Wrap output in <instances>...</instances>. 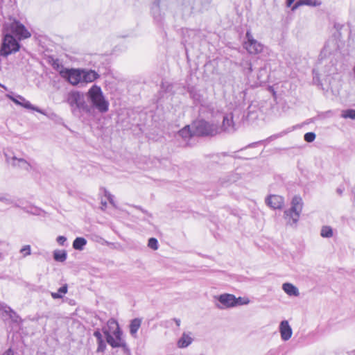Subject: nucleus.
Segmentation results:
<instances>
[{"label":"nucleus","instance_id":"obj_6","mask_svg":"<svg viewBox=\"0 0 355 355\" xmlns=\"http://www.w3.org/2000/svg\"><path fill=\"white\" fill-rule=\"evenodd\" d=\"M4 28L7 31H11L14 33L19 40L29 38L31 36V33L26 27L15 19H12L10 24H5Z\"/></svg>","mask_w":355,"mask_h":355},{"label":"nucleus","instance_id":"obj_36","mask_svg":"<svg viewBox=\"0 0 355 355\" xmlns=\"http://www.w3.org/2000/svg\"><path fill=\"white\" fill-rule=\"evenodd\" d=\"M6 354H7L8 355H12V354H13V352H12V349H8V350H7Z\"/></svg>","mask_w":355,"mask_h":355},{"label":"nucleus","instance_id":"obj_20","mask_svg":"<svg viewBox=\"0 0 355 355\" xmlns=\"http://www.w3.org/2000/svg\"><path fill=\"white\" fill-rule=\"evenodd\" d=\"M67 293V285L65 284L59 288L57 293H51V296L53 299H58L62 297L63 295Z\"/></svg>","mask_w":355,"mask_h":355},{"label":"nucleus","instance_id":"obj_22","mask_svg":"<svg viewBox=\"0 0 355 355\" xmlns=\"http://www.w3.org/2000/svg\"><path fill=\"white\" fill-rule=\"evenodd\" d=\"M67 293V285L65 284L59 288L57 293H51V296L53 299H58L62 297L63 295Z\"/></svg>","mask_w":355,"mask_h":355},{"label":"nucleus","instance_id":"obj_21","mask_svg":"<svg viewBox=\"0 0 355 355\" xmlns=\"http://www.w3.org/2000/svg\"><path fill=\"white\" fill-rule=\"evenodd\" d=\"M67 293V285L65 284L59 288L57 293H51V296L53 299H58L62 297L63 295Z\"/></svg>","mask_w":355,"mask_h":355},{"label":"nucleus","instance_id":"obj_30","mask_svg":"<svg viewBox=\"0 0 355 355\" xmlns=\"http://www.w3.org/2000/svg\"><path fill=\"white\" fill-rule=\"evenodd\" d=\"M20 252L24 257L28 256L31 253V246L29 245H24L21 250Z\"/></svg>","mask_w":355,"mask_h":355},{"label":"nucleus","instance_id":"obj_8","mask_svg":"<svg viewBox=\"0 0 355 355\" xmlns=\"http://www.w3.org/2000/svg\"><path fill=\"white\" fill-rule=\"evenodd\" d=\"M247 41L244 42V49L252 55L261 53L263 51V45L253 38L250 31L246 33Z\"/></svg>","mask_w":355,"mask_h":355},{"label":"nucleus","instance_id":"obj_27","mask_svg":"<svg viewBox=\"0 0 355 355\" xmlns=\"http://www.w3.org/2000/svg\"><path fill=\"white\" fill-rule=\"evenodd\" d=\"M342 116L343 118H350L355 119V110H347L343 112Z\"/></svg>","mask_w":355,"mask_h":355},{"label":"nucleus","instance_id":"obj_19","mask_svg":"<svg viewBox=\"0 0 355 355\" xmlns=\"http://www.w3.org/2000/svg\"><path fill=\"white\" fill-rule=\"evenodd\" d=\"M53 258L57 261L63 262L66 260L67 253L64 250H55L53 252Z\"/></svg>","mask_w":355,"mask_h":355},{"label":"nucleus","instance_id":"obj_38","mask_svg":"<svg viewBox=\"0 0 355 355\" xmlns=\"http://www.w3.org/2000/svg\"><path fill=\"white\" fill-rule=\"evenodd\" d=\"M12 101L17 104H20L19 102L14 98H11Z\"/></svg>","mask_w":355,"mask_h":355},{"label":"nucleus","instance_id":"obj_14","mask_svg":"<svg viewBox=\"0 0 355 355\" xmlns=\"http://www.w3.org/2000/svg\"><path fill=\"white\" fill-rule=\"evenodd\" d=\"M193 342V338L191 333H183L177 343L179 348L188 347Z\"/></svg>","mask_w":355,"mask_h":355},{"label":"nucleus","instance_id":"obj_25","mask_svg":"<svg viewBox=\"0 0 355 355\" xmlns=\"http://www.w3.org/2000/svg\"><path fill=\"white\" fill-rule=\"evenodd\" d=\"M14 166H21L25 169H28L30 164L24 159H15L14 158Z\"/></svg>","mask_w":355,"mask_h":355},{"label":"nucleus","instance_id":"obj_5","mask_svg":"<svg viewBox=\"0 0 355 355\" xmlns=\"http://www.w3.org/2000/svg\"><path fill=\"white\" fill-rule=\"evenodd\" d=\"M20 45L16 39L10 34H6L1 47L0 53L3 56L17 52Z\"/></svg>","mask_w":355,"mask_h":355},{"label":"nucleus","instance_id":"obj_37","mask_svg":"<svg viewBox=\"0 0 355 355\" xmlns=\"http://www.w3.org/2000/svg\"><path fill=\"white\" fill-rule=\"evenodd\" d=\"M94 336L98 338H101V334L98 331L94 333Z\"/></svg>","mask_w":355,"mask_h":355},{"label":"nucleus","instance_id":"obj_16","mask_svg":"<svg viewBox=\"0 0 355 355\" xmlns=\"http://www.w3.org/2000/svg\"><path fill=\"white\" fill-rule=\"evenodd\" d=\"M283 289L289 295L297 296L299 292L297 288L290 283H285L283 284Z\"/></svg>","mask_w":355,"mask_h":355},{"label":"nucleus","instance_id":"obj_9","mask_svg":"<svg viewBox=\"0 0 355 355\" xmlns=\"http://www.w3.org/2000/svg\"><path fill=\"white\" fill-rule=\"evenodd\" d=\"M67 102L71 106L79 108L83 105V96L79 92H71L68 95Z\"/></svg>","mask_w":355,"mask_h":355},{"label":"nucleus","instance_id":"obj_3","mask_svg":"<svg viewBox=\"0 0 355 355\" xmlns=\"http://www.w3.org/2000/svg\"><path fill=\"white\" fill-rule=\"evenodd\" d=\"M302 207V198L299 196H294L291 201V207L284 212L285 218L288 223L293 224L299 220Z\"/></svg>","mask_w":355,"mask_h":355},{"label":"nucleus","instance_id":"obj_23","mask_svg":"<svg viewBox=\"0 0 355 355\" xmlns=\"http://www.w3.org/2000/svg\"><path fill=\"white\" fill-rule=\"evenodd\" d=\"M180 134L181 135V136L182 137H184V138H189V137H191L195 135L193 134V132H191V131L190 130L189 125H187L184 128H183L182 130H180Z\"/></svg>","mask_w":355,"mask_h":355},{"label":"nucleus","instance_id":"obj_32","mask_svg":"<svg viewBox=\"0 0 355 355\" xmlns=\"http://www.w3.org/2000/svg\"><path fill=\"white\" fill-rule=\"evenodd\" d=\"M304 140L307 142H312L315 139V135L313 132H307L304 135Z\"/></svg>","mask_w":355,"mask_h":355},{"label":"nucleus","instance_id":"obj_24","mask_svg":"<svg viewBox=\"0 0 355 355\" xmlns=\"http://www.w3.org/2000/svg\"><path fill=\"white\" fill-rule=\"evenodd\" d=\"M320 234L322 237H331L333 236V231L331 227L329 226L322 227Z\"/></svg>","mask_w":355,"mask_h":355},{"label":"nucleus","instance_id":"obj_10","mask_svg":"<svg viewBox=\"0 0 355 355\" xmlns=\"http://www.w3.org/2000/svg\"><path fill=\"white\" fill-rule=\"evenodd\" d=\"M266 202L272 209H282L284 204V200L280 196L270 195L266 199Z\"/></svg>","mask_w":355,"mask_h":355},{"label":"nucleus","instance_id":"obj_29","mask_svg":"<svg viewBox=\"0 0 355 355\" xmlns=\"http://www.w3.org/2000/svg\"><path fill=\"white\" fill-rule=\"evenodd\" d=\"M232 123V119H230L227 116L223 117V127L224 130H226L227 128H229Z\"/></svg>","mask_w":355,"mask_h":355},{"label":"nucleus","instance_id":"obj_28","mask_svg":"<svg viewBox=\"0 0 355 355\" xmlns=\"http://www.w3.org/2000/svg\"><path fill=\"white\" fill-rule=\"evenodd\" d=\"M148 246L154 250H156L158 249V242H157V240L155 238H150L149 240H148Z\"/></svg>","mask_w":355,"mask_h":355},{"label":"nucleus","instance_id":"obj_7","mask_svg":"<svg viewBox=\"0 0 355 355\" xmlns=\"http://www.w3.org/2000/svg\"><path fill=\"white\" fill-rule=\"evenodd\" d=\"M60 75L72 85L82 83L83 73L80 69H62Z\"/></svg>","mask_w":355,"mask_h":355},{"label":"nucleus","instance_id":"obj_4","mask_svg":"<svg viewBox=\"0 0 355 355\" xmlns=\"http://www.w3.org/2000/svg\"><path fill=\"white\" fill-rule=\"evenodd\" d=\"M193 134L196 136H214L217 135L218 128L214 124L200 120L193 123Z\"/></svg>","mask_w":355,"mask_h":355},{"label":"nucleus","instance_id":"obj_15","mask_svg":"<svg viewBox=\"0 0 355 355\" xmlns=\"http://www.w3.org/2000/svg\"><path fill=\"white\" fill-rule=\"evenodd\" d=\"M320 4H321V3L318 0H299L293 6L292 10H295L299 6H303V5L311 6H318Z\"/></svg>","mask_w":355,"mask_h":355},{"label":"nucleus","instance_id":"obj_34","mask_svg":"<svg viewBox=\"0 0 355 355\" xmlns=\"http://www.w3.org/2000/svg\"><path fill=\"white\" fill-rule=\"evenodd\" d=\"M295 0H287L286 1V5L288 7H290L295 1Z\"/></svg>","mask_w":355,"mask_h":355},{"label":"nucleus","instance_id":"obj_33","mask_svg":"<svg viewBox=\"0 0 355 355\" xmlns=\"http://www.w3.org/2000/svg\"><path fill=\"white\" fill-rule=\"evenodd\" d=\"M66 238L64 236H59L58 238H57V242L60 245H64V243L66 242Z\"/></svg>","mask_w":355,"mask_h":355},{"label":"nucleus","instance_id":"obj_11","mask_svg":"<svg viewBox=\"0 0 355 355\" xmlns=\"http://www.w3.org/2000/svg\"><path fill=\"white\" fill-rule=\"evenodd\" d=\"M82 83H91L100 78V75L92 69H82Z\"/></svg>","mask_w":355,"mask_h":355},{"label":"nucleus","instance_id":"obj_18","mask_svg":"<svg viewBox=\"0 0 355 355\" xmlns=\"http://www.w3.org/2000/svg\"><path fill=\"white\" fill-rule=\"evenodd\" d=\"M87 241L83 237H77L73 242V248L76 250H81L86 245Z\"/></svg>","mask_w":355,"mask_h":355},{"label":"nucleus","instance_id":"obj_12","mask_svg":"<svg viewBox=\"0 0 355 355\" xmlns=\"http://www.w3.org/2000/svg\"><path fill=\"white\" fill-rule=\"evenodd\" d=\"M281 337L284 340H288L292 336V329L286 320L281 322L279 327Z\"/></svg>","mask_w":355,"mask_h":355},{"label":"nucleus","instance_id":"obj_1","mask_svg":"<svg viewBox=\"0 0 355 355\" xmlns=\"http://www.w3.org/2000/svg\"><path fill=\"white\" fill-rule=\"evenodd\" d=\"M107 325V329L104 330L103 333L105 335L107 343L112 347L123 346L121 332L118 322L111 319L108 320Z\"/></svg>","mask_w":355,"mask_h":355},{"label":"nucleus","instance_id":"obj_35","mask_svg":"<svg viewBox=\"0 0 355 355\" xmlns=\"http://www.w3.org/2000/svg\"><path fill=\"white\" fill-rule=\"evenodd\" d=\"M174 321L176 323L178 327H179L180 325V319H174Z\"/></svg>","mask_w":355,"mask_h":355},{"label":"nucleus","instance_id":"obj_17","mask_svg":"<svg viewBox=\"0 0 355 355\" xmlns=\"http://www.w3.org/2000/svg\"><path fill=\"white\" fill-rule=\"evenodd\" d=\"M141 324V320L139 318H135L131 321L130 325V331L131 334L135 335L138 329L140 328Z\"/></svg>","mask_w":355,"mask_h":355},{"label":"nucleus","instance_id":"obj_31","mask_svg":"<svg viewBox=\"0 0 355 355\" xmlns=\"http://www.w3.org/2000/svg\"><path fill=\"white\" fill-rule=\"evenodd\" d=\"M51 65L53 67V69H55L57 71H58L59 73H60V69H64L63 67V66L60 63V61H59L58 59L53 60L52 63H51Z\"/></svg>","mask_w":355,"mask_h":355},{"label":"nucleus","instance_id":"obj_2","mask_svg":"<svg viewBox=\"0 0 355 355\" xmlns=\"http://www.w3.org/2000/svg\"><path fill=\"white\" fill-rule=\"evenodd\" d=\"M88 96L98 111L105 112L108 110L109 103L105 101L99 86L93 85L88 91Z\"/></svg>","mask_w":355,"mask_h":355},{"label":"nucleus","instance_id":"obj_13","mask_svg":"<svg viewBox=\"0 0 355 355\" xmlns=\"http://www.w3.org/2000/svg\"><path fill=\"white\" fill-rule=\"evenodd\" d=\"M235 296L232 294H223L218 297L219 302L226 308L234 306Z\"/></svg>","mask_w":355,"mask_h":355},{"label":"nucleus","instance_id":"obj_26","mask_svg":"<svg viewBox=\"0 0 355 355\" xmlns=\"http://www.w3.org/2000/svg\"><path fill=\"white\" fill-rule=\"evenodd\" d=\"M234 300V306L248 304L250 302V300L245 297H235Z\"/></svg>","mask_w":355,"mask_h":355}]
</instances>
